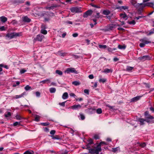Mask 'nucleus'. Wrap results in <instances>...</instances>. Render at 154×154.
Here are the masks:
<instances>
[{"label": "nucleus", "instance_id": "f257e3e1", "mask_svg": "<svg viewBox=\"0 0 154 154\" xmlns=\"http://www.w3.org/2000/svg\"><path fill=\"white\" fill-rule=\"evenodd\" d=\"M102 144H105V143L104 142H102L99 144L95 146L93 148L89 150V153L92 154H99V152L102 150L101 146Z\"/></svg>", "mask_w": 154, "mask_h": 154}, {"label": "nucleus", "instance_id": "f03ea898", "mask_svg": "<svg viewBox=\"0 0 154 154\" xmlns=\"http://www.w3.org/2000/svg\"><path fill=\"white\" fill-rule=\"evenodd\" d=\"M19 35L18 33L15 32H13L12 33H7L5 35V37L6 38L9 39H11L12 38H15Z\"/></svg>", "mask_w": 154, "mask_h": 154}, {"label": "nucleus", "instance_id": "7ed1b4c3", "mask_svg": "<svg viewBox=\"0 0 154 154\" xmlns=\"http://www.w3.org/2000/svg\"><path fill=\"white\" fill-rule=\"evenodd\" d=\"M140 41L142 42L139 44L141 48L144 47L146 45L150 43L151 42L150 41L147 40L146 38L140 39Z\"/></svg>", "mask_w": 154, "mask_h": 154}, {"label": "nucleus", "instance_id": "20e7f679", "mask_svg": "<svg viewBox=\"0 0 154 154\" xmlns=\"http://www.w3.org/2000/svg\"><path fill=\"white\" fill-rule=\"evenodd\" d=\"M94 144L93 142V140L89 138V139L88 140V143L87 144V148H86L88 149L89 150H89L92 148H93L95 146H96L97 145H94V146H91V145Z\"/></svg>", "mask_w": 154, "mask_h": 154}, {"label": "nucleus", "instance_id": "39448f33", "mask_svg": "<svg viewBox=\"0 0 154 154\" xmlns=\"http://www.w3.org/2000/svg\"><path fill=\"white\" fill-rule=\"evenodd\" d=\"M70 11L72 13H81L82 12L81 8L79 7H74L70 8Z\"/></svg>", "mask_w": 154, "mask_h": 154}, {"label": "nucleus", "instance_id": "423d86ee", "mask_svg": "<svg viewBox=\"0 0 154 154\" xmlns=\"http://www.w3.org/2000/svg\"><path fill=\"white\" fill-rule=\"evenodd\" d=\"M60 5H57L55 4H52L50 6L46 7L45 8L48 10H53L55 8L60 7Z\"/></svg>", "mask_w": 154, "mask_h": 154}, {"label": "nucleus", "instance_id": "0eeeda50", "mask_svg": "<svg viewBox=\"0 0 154 154\" xmlns=\"http://www.w3.org/2000/svg\"><path fill=\"white\" fill-rule=\"evenodd\" d=\"M65 72L67 73H69L70 72L74 73L76 74L78 73L77 71L75 69V68H67L66 70L65 71Z\"/></svg>", "mask_w": 154, "mask_h": 154}, {"label": "nucleus", "instance_id": "6e6552de", "mask_svg": "<svg viewBox=\"0 0 154 154\" xmlns=\"http://www.w3.org/2000/svg\"><path fill=\"white\" fill-rule=\"evenodd\" d=\"M144 116L145 119H152L154 118L153 116H151L149 114V112L148 111H146L144 113Z\"/></svg>", "mask_w": 154, "mask_h": 154}, {"label": "nucleus", "instance_id": "1a4fd4ad", "mask_svg": "<svg viewBox=\"0 0 154 154\" xmlns=\"http://www.w3.org/2000/svg\"><path fill=\"white\" fill-rule=\"evenodd\" d=\"M44 38V36L42 35H38L36 37L34 38V40L41 42L42 39Z\"/></svg>", "mask_w": 154, "mask_h": 154}, {"label": "nucleus", "instance_id": "9d476101", "mask_svg": "<svg viewBox=\"0 0 154 154\" xmlns=\"http://www.w3.org/2000/svg\"><path fill=\"white\" fill-rule=\"evenodd\" d=\"M138 59L139 60L145 61L146 60H150L151 58L149 56L145 55L139 57Z\"/></svg>", "mask_w": 154, "mask_h": 154}, {"label": "nucleus", "instance_id": "9b49d317", "mask_svg": "<svg viewBox=\"0 0 154 154\" xmlns=\"http://www.w3.org/2000/svg\"><path fill=\"white\" fill-rule=\"evenodd\" d=\"M22 20L24 22L29 23L31 21V20L27 16H23L22 17Z\"/></svg>", "mask_w": 154, "mask_h": 154}, {"label": "nucleus", "instance_id": "f8f14e48", "mask_svg": "<svg viewBox=\"0 0 154 154\" xmlns=\"http://www.w3.org/2000/svg\"><path fill=\"white\" fill-rule=\"evenodd\" d=\"M93 12V11L91 10H89L85 13L83 15L84 17H87L88 16L91 15Z\"/></svg>", "mask_w": 154, "mask_h": 154}, {"label": "nucleus", "instance_id": "ddd939ff", "mask_svg": "<svg viewBox=\"0 0 154 154\" xmlns=\"http://www.w3.org/2000/svg\"><path fill=\"white\" fill-rule=\"evenodd\" d=\"M139 121L140 122V124L143 125L144 124V122L146 121L147 122H150V120L148 119H143L140 118L139 119Z\"/></svg>", "mask_w": 154, "mask_h": 154}, {"label": "nucleus", "instance_id": "4468645a", "mask_svg": "<svg viewBox=\"0 0 154 154\" xmlns=\"http://www.w3.org/2000/svg\"><path fill=\"white\" fill-rule=\"evenodd\" d=\"M141 97V96H138L134 97L131 99V102H135L139 100Z\"/></svg>", "mask_w": 154, "mask_h": 154}, {"label": "nucleus", "instance_id": "2eb2a0df", "mask_svg": "<svg viewBox=\"0 0 154 154\" xmlns=\"http://www.w3.org/2000/svg\"><path fill=\"white\" fill-rule=\"evenodd\" d=\"M81 107V106L79 105H74L72 106H71V108L73 109H80Z\"/></svg>", "mask_w": 154, "mask_h": 154}, {"label": "nucleus", "instance_id": "dca6fc26", "mask_svg": "<svg viewBox=\"0 0 154 154\" xmlns=\"http://www.w3.org/2000/svg\"><path fill=\"white\" fill-rule=\"evenodd\" d=\"M116 8L117 9H119L121 10H126V9H128V7L126 6H122L121 7L119 6L116 7Z\"/></svg>", "mask_w": 154, "mask_h": 154}, {"label": "nucleus", "instance_id": "f3484780", "mask_svg": "<svg viewBox=\"0 0 154 154\" xmlns=\"http://www.w3.org/2000/svg\"><path fill=\"white\" fill-rule=\"evenodd\" d=\"M68 93L67 92H65L63 94L62 96V98L63 99H66L68 98Z\"/></svg>", "mask_w": 154, "mask_h": 154}, {"label": "nucleus", "instance_id": "a211bd4d", "mask_svg": "<svg viewBox=\"0 0 154 154\" xmlns=\"http://www.w3.org/2000/svg\"><path fill=\"white\" fill-rule=\"evenodd\" d=\"M110 13V11L108 10H104L103 12V14L106 15H108Z\"/></svg>", "mask_w": 154, "mask_h": 154}, {"label": "nucleus", "instance_id": "6ab92c4d", "mask_svg": "<svg viewBox=\"0 0 154 154\" xmlns=\"http://www.w3.org/2000/svg\"><path fill=\"white\" fill-rule=\"evenodd\" d=\"M112 70L111 69H104V70L103 71V72L105 73H108L110 72H112Z\"/></svg>", "mask_w": 154, "mask_h": 154}, {"label": "nucleus", "instance_id": "aec40b11", "mask_svg": "<svg viewBox=\"0 0 154 154\" xmlns=\"http://www.w3.org/2000/svg\"><path fill=\"white\" fill-rule=\"evenodd\" d=\"M0 20L2 22L5 23L7 21V18L4 16H2L0 17Z\"/></svg>", "mask_w": 154, "mask_h": 154}, {"label": "nucleus", "instance_id": "412c9836", "mask_svg": "<svg viewBox=\"0 0 154 154\" xmlns=\"http://www.w3.org/2000/svg\"><path fill=\"white\" fill-rule=\"evenodd\" d=\"M120 16L123 19L126 20L127 19V16L125 14H120Z\"/></svg>", "mask_w": 154, "mask_h": 154}, {"label": "nucleus", "instance_id": "4be33fe9", "mask_svg": "<svg viewBox=\"0 0 154 154\" xmlns=\"http://www.w3.org/2000/svg\"><path fill=\"white\" fill-rule=\"evenodd\" d=\"M58 54L61 56L64 57L66 55L67 53L65 52L62 53L61 52L59 51L58 52Z\"/></svg>", "mask_w": 154, "mask_h": 154}, {"label": "nucleus", "instance_id": "5701e85b", "mask_svg": "<svg viewBox=\"0 0 154 154\" xmlns=\"http://www.w3.org/2000/svg\"><path fill=\"white\" fill-rule=\"evenodd\" d=\"M11 116V113L10 112H7L5 114V116L6 118H10Z\"/></svg>", "mask_w": 154, "mask_h": 154}, {"label": "nucleus", "instance_id": "b1692460", "mask_svg": "<svg viewBox=\"0 0 154 154\" xmlns=\"http://www.w3.org/2000/svg\"><path fill=\"white\" fill-rule=\"evenodd\" d=\"M119 26V25L118 24H112L111 25H110L109 26V29H110L112 30V29L113 28L115 27V26Z\"/></svg>", "mask_w": 154, "mask_h": 154}, {"label": "nucleus", "instance_id": "393cba45", "mask_svg": "<svg viewBox=\"0 0 154 154\" xmlns=\"http://www.w3.org/2000/svg\"><path fill=\"white\" fill-rule=\"evenodd\" d=\"M49 91L51 93H54L56 92V89L54 88H50Z\"/></svg>", "mask_w": 154, "mask_h": 154}, {"label": "nucleus", "instance_id": "a878e982", "mask_svg": "<svg viewBox=\"0 0 154 154\" xmlns=\"http://www.w3.org/2000/svg\"><path fill=\"white\" fill-rule=\"evenodd\" d=\"M99 47L100 48L105 49L107 48V46L105 45H99Z\"/></svg>", "mask_w": 154, "mask_h": 154}, {"label": "nucleus", "instance_id": "bb28decb", "mask_svg": "<svg viewBox=\"0 0 154 154\" xmlns=\"http://www.w3.org/2000/svg\"><path fill=\"white\" fill-rule=\"evenodd\" d=\"M72 84L75 86H77L80 85V83L79 82L75 81L72 82Z\"/></svg>", "mask_w": 154, "mask_h": 154}, {"label": "nucleus", "instance_id": "cd10ccee", "mask_svg": "<svg viewBox=\"0 0 154 154\" xmlns=\"http://www.w3.org/2000/svg\"><path fill=\"white\" fill-rule=\"evenodd\" d=\"M55 72L56 74H58L60 75H61L63 74L62 72L59 70H57L55 71Z\"/></svg>", "mask_w": 154, "mask_h": 154}, {"label": "nucleus", "instance_id": "c85d7f7f", "mask_svg": "<svg viewBox=\"0 0 154 154\" xmlns=\"http://www.w3.org/2000/svg\"><path fill=\"white\" fill-rule=\"evenodd\" d=\"M40 32L41 33L44 35H46L47 33V31L45 30V29H41L40 31Z\"/></svg>", "mask_w": 154, "mask_h": 154}, {"label": "nucleus", "instance_id": "c756f323", "mask_svg": "<svg viewBox=\"0 0 154 154\" xmlns=\"http://www.w3.org/2000/svg\"><path fill=\"white\" fill-rule=\"evenodd\" d=\"M51 82L50 80L49 79H47L43 81H42L40 82V83H42L43 84L45 83L46 82L50 83Z\"/></svg>", "mask_w": 154, "mask_h": 154}, {"label": "nucleus", "instance_id": "7c9ffc66", "mask_svg": "<svg viewBox=\"0 0 154 154\" xmlns=\"http://www.w3.org/2000/svg\"><path fill=\"white\" fill-rule=\"evenodd\" d=\"M45 14H44L43 16H44V20L45 21H48L50 19V17L49 16H48V17H46L45 16Z\"/></svg>", "mask_w": 154, "mask_h": 154}, {"label": "nucleus", "instance_id": "2f4dec72", "mask_svg": "<svg viewBox=\"0 0 154 154\" xmlns=\"http://www.w3.org/2000/svg\"><path fill=\"white\" fill-rule=\"evenodd\" d=\"M133 68L134 67H133L127 66L126 68V70L128 71H131L132 70Z\"/></svg>", "mask_w": 154, "mask_h": 154}, {"label": "nucleus", "instance_id": "473e14b6", "mask_svg": "<svg viewBox=\"0 0 154 154\" xmlns=\"http://www.w3.org/2000/svg\"><path fill=\"white\" fill-rule=\"evenodd\" d=\"M150 4H151L152 5V6H152L153 8V9H154V4L152 3H147L145 4V6H150Z\"/></svg>", "mask_w": 154, "mask_h": 154}, {"label": "nucleus", "instance_id": "72a5a7b5", "mask_svg": "<svg viewBox=\"0 0 154 154\" xmlns=\"http://www.w3.org/2000/svg\"><path fill=\"white\" fill-rule=\"evenodd\" d=\"M99 81L100 82H102L103 83H104L106 81V79H100L99 80Z\"/></svg>", "mask_w": 154, "mask_h": 154}, {"label": "nucleus", "instance_id": "f704fd0d", "mask_svg": "<svg viewBox=\"0 0 154 154\" xmlns=\"http://www.w3.org/2000/svg\"><path fill=\"white\" fill-rule=\"evenodd\" d=\"M51 137H52V139H59V137L57 135H55V136L51 135Z\"/></svg>", "mask_w": 154, "mask_h": 154}, {"label": "nucleus", "instance_id": "c9c22d12", "mask_svg": "<svg viewBox=\"0 0 154 154\" xmlns=\"http://www.w3.org/2000/svg\"><path fill=\"white\" fill-rule=\"evenodd\" d=\"M118 47L120 49H125L126 48V46H125L119 45L118 46Z\"/></svg>", "mask_w": 154, "mask_h": 154}, {"label": "nucleus", "instance_id": "e433bc0d", "mask_svg": "<svg viewBox=\"0 0 154 154\" xmlns=\"http://www.w3.org/2000/svg\"><path fill=\"white\" fill-rule=\"evenodd\" d=\"M96 111L97 112L98 114H101L102 112V109L100 108L97 109Z\"/></svg>", "mask_w": 154, "mask_h": 154}, {"label": "nucleus", "instance_id": "4c0bfd02", "mask_svg": "<svg viewBox=\"0 0 154 154\" xmlns=\"http://www.w3.org/2000/svg\"><path fill=\"white\" fill-rule=\"evenodd\" d=\"M154 28H153V29L151 31H150L149 32V33H147V35H150L153 34L154 33Z\"/></svg>", "mask_w": 154, "mask_h": 154}, {"label": "nucleus", "instance_id": "58836bf2", "mask_svg": "<svg viewBox=\"0 0 154 154\" xmlns=\"http://www.w3.org/2000/svg\"><path fill=\"white\" fill-rule=\"evenodd\" d=\"M40 117L38 115H36L35 118V120L36 121H39Z\"/></svg>", "mask_w": 154, "mask_h": 154}, {"label": "nucleus", "instance_id": "ea45409f", "mask_svg": "<svg viewBox=\"0 0 154 154\" xmlns=\"http://www.w3.org/2000/svg\"><path fill=\"white\" fill-rule=\"evenodd\" d=\"M79 115L81 120H84L85 118V116L81 113L79 114Z\"/></svg>", "mask_w": 154, "mask_h": 154}, {"label": "nucleus", "instance_id": "a19ab883", "mask_svg": "<svg viewBox=\"0 0 154 154\" xmlns=\"http://www.w3.org/2000/svg\"><path fill=\"white\" fill-rule=\"evenodd\" d=\"M128 23L130 24L134 25L135 24V22L134 20H133L131 21H128Z\"/></svg>", "mask_w": 154, "mask_h": 154}, {"label": "nucleus", "instance_id": "79ce46f5", "mask_svg": "<svg viewBox=\"0 0 154 154\" xmlns=\"http://www.w3.org/2000/svg\"><path fill=\"white\" fill-rule=\"evenodd\" d=\"M116 50V48H114L113 49H112L108 47V50L109 52H112L113 51H115Z\"/></svg>", "mask_w": 154, "mask_h": 154}, {"label": "nucleus", "instance_id": "37998d69", "mask_svg": "<svg viewBox=\"0 0 154 154\" xmlns=\"http://www.w3.org/2000/svg\"><path fill=\"white\" fill-rule=\"evenodd\" d=\"M33 151H27L25 152L23 154H33Z\"/></svg>", "mask_w": 154, "mask_h": 154}, {"label": "nucleus", "instance_id": "c03bdc74", "mask_svg": "<svg viewBox=\"0 0 154 154\" xmlns=\"http://www.w3.org/2000/svg\"><path fill=\"white\" fill-rule=\"evenodd\" d=\"M31 88V87L28 85H26L25 88V89L26 91H28Z\"/></svg>", "mask_w": 154, "mask_h": 154}, {"label": "nucleus", "instance_id": "a18cd8bd", "mask_svg": "<svg viewBox=\"0 0 154 154\" xmlns=\"http://www.w3.org/2000/svg\"><path fill=\"white\" fill-rule=\"evenodd\" d=\"M131 3L133 5H134L136 4V2L134 0H131Z\"/></svg>", "mask_w": 154, "mask_h": 154}, {"label": "nucleus", "instance_id": "49530a36", "mask_svg": "<svg viewBox=\"0 0 154 154\" xmlns=\"http://www.w3.org/2000/svg\"><path fill=\"white\" fill-rule=\"evenodd\" d=\"M41 29H45L46 28V25L44 24H42L41 26Z\"/></svg>", "mask_w": 154, "mask_h": 154}, {"label": "nucleus", "instance_id": "de8ad7c7", "mask_svg": "<svg viewBox=\"0 0 154 154\" xmlns=\"http://www.w3.org/2000/svg\"><path fill=\"white\" fill-rule=\"evenodd\" d=\"M6 30V29L5 27L4 26H2L0 27V31H3Z\"/></svg>", "mask_w": 154, "mask_h": 154}, {"label": "nucleus", "instance_id": "09e8293b", "mask_svg": "<svg viewBox=\"0 0 154 154\" xmlns=\"http://www.w3.org/2000/svg\"><path fill=\"white\" fill-rule=\"evenodd\" d=\"M91 5L92 6L96 8H100V6H98L96 5H94L92 4H91Z\"/></svg>", "mask_w": 154, "mask_h": 154}, {"label": "nucleus", "instance_id": "8fccbe9b", "mask_svg": "<svg viewBox=\"0 0 154 154\" xmlns=\"http://www.w3.org/2000/svg\"><path fill=\"white\" fill-rule=\"evenodd\" d=\"M26 70H25L24 69H22L20 70V72L21 74H23V73H24V72H26Z\"/></svg>", "mask_w": 154, "mask_h": 154}, {"label": "nucleus", "instance_id": "3c124183", "mask_svg": "<svg viewBox=\"0 0 154 154\" xmlns=\"http://www.w3.org/2000/svg\"><path fill=\"white\" fill-rule=\"evenodd\" d=\"M71 56L73 57L75 59H78L79 58V57L77 55L72 54L71 55Z\"/></svg>", "mask_w": 154, "mask_h": 154}, {"label": "nucleus", "instance_id": "603ef678", "mask_svg": "<svg viewBox=\"0 0 154 154\" xmlns=\"http://www.w3.org/2000/svg\"><path fill=\"white\" fill-rule=\"evenodd\" d=\"M66 102V101H65L62 103H59V105H60L61 106H65V103Z\"/></svg>", "mask_w": 154, "mask_h": 154}, {"label": "nucleus", "instance_id": "864d4df0", "mask_svg": "<svg viewBox=\"0 0 154 154\" xmlns=\"http://www.w3.org/2000/svg\"><path fill=\"white\" fill-rule=\"evenodd\" d=\"M84 92L85 93L87 94H89V91L88 89H85L84 90Z\"/></svg>", "mask_w": 154, "mask_h": 154}, {"label": "nucleus", "instance_id": "5fc2aeb1", "mask_svg": "<svg viewBox=\"0 0 154 154\" xmlns=\"http://www.w3.org/2000/svg\"><path fill=\"white\" fill-rule=\"evenodd\" d=\"M36 95L37 97H39L40 96V92L38 91H37L35 92Z\"/></svg>", "mask_w": 154, "mask_h": 154}, {"label": "nucleus", "instance_id": "6e6d98bb", "mask_svg": "<svg viewBox=\"0 0 154 154\" xmlns=\"http://www.w3.org/2000/svg\"><path fill=\"white\" fill-rule=\"evenodd\" d=\"M55 133V131L54 130H52L51 131L50 134L52 135H54Z\"/></svg>", "mask_w": 154, "mask_h": 154}, {"label": "nucleus", "instance_id": "4d7b16f0", "mask_svg": "<svg viewBox=\"0 0 154 154\" xmlns=\"http://www.w3.org/2000/svg\"><path fill=\"white\" fill-rule=\"evenodd\" d=\"M54 16V14L53 13H50L49 14H48V16H49L50 17V16Z\"/></svg>", "mask_w": 154, "mask_h": 154}, {"label": "nucleus", "instance_id": "13d9d810", "mask_svg": "<svg viewBox=\"0 0 154 154\" xmlns=\"http://www.w3.org/2000/svg\"><path fill=\"white\" fill-rule=\"evenodd\" d=\"M78 34L77 33H74V34H73L72 35V36L74 37H77V36H78Z\"/></svg>", "mask_w": 154, "mask_h": 154}, {"label": "nucleus", "instance_id": "bf43d9fd", "mask_svg": "<svg viewBox=\"0 0 154 154\" xmlns=\"http://www.w3.org/2000/svg\"><path fill=\"white\" fill-rule=\"evenodd\" d=\"M118 151L117 148H112V151L116 152Z\"/></svg>", "mask_w": 154, "mask_h": 154}, {"label": "nucleus", "instance_id": "052dcab7", "mask_svg": "<svg viewBox=\"0 0 154 154\" xmlns=\"http://www.w3.org/2000/svg\"><path fill=\"white\" fill-rule=\"evenodd\" d=\"M140 146L142 147H143L145 146H146V144L145 143H142L141 144H140Z\"/></svg>", "mask_w": 154, "mask_h": 154}, {"label": "nucleus", "instance_id": "680f3d73", "mask_svg": "<svg viewBox=\"0 0 154 154\" xmlns=\"http://www.w3.org/2000/svg\"><path fill=\"white\" fill-rule=\"evenodd\" d=\"M89 78L90 79H92L94 78V76L93 75H90L88 76Z\"/></svg>", "mask_w": 154, "mask_h": 154}, {"label": "nucleus", "instance_id": "e2e57ef3", "mask_svg": "<svg viewBox=\"0 0 154 154\" xmlns=\"http://www.w3.org/2000/svg\"><path fill=\"white\" fill-rule=\"evenodd\" d=\"M94 139H98L99 138V136L98 135H94Z\"/></svg>", "mask_w": 154, "mask_h": 154}, {"label": "nucleus", "instance_id": "0e129e2a", "mask_svg": "<svg viewBox=\"0 0 154 154\" xmlns=\"http://www.w3.org/2000/svg\"><path fill=\"white\" fill-rule=\"evenodd\" d=\"M19 85V82L18 81H17L16 82V85L14 84L13 85V86L14 87H16L17 86V85Z\"/></svg>", "mask_w": 154, "mask_h": 154}, {"label": "nucleus", "instance_id": "69168bd1", "mask_svg": "<svg viewBox=\"0 0 154 154\" xmlns=\"http://www.w3.org/2000/svg\"><path fill=\"white\" fill-rule=\"evenodd\" d=\"M144 84L145 85L146 87L148 88H149L150 86L149 84L144 83Z\"/></svg>", "mask_w": 154, "mask_h": 154}, {"label": "nucleus", "instance_id": "338daca9", "mask_svg": "<svg viewBox=\"0 0 154 154\" xmlns=\"http://www.w3.org/2000/svg\"><path fill=\"white\" fill-rule=\"evenodd\" d=\"M66 23L67 24H72V22L69 21H66Z\"/></svg>", "mask_w": 154, "mask_h": 154}, {"label": "nucleus", "instance_id": "774afa93", "mask_svg": "<svg viewBox=\"0 0 154 154\" xmlns=\"http://www.w3.org/2000/svg\"><path fill=\"white\" fill-rule=\"evenodd\" d=\"M19 124V123L18 122H16L14 123L13 124V125L14 126H17V125H18Z\"/></svg>", "mask_w": 154, "mask_h": 154}]
</instances>
